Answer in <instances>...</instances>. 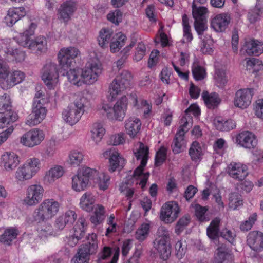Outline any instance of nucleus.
<instances>
[{"label":"nucleus","instance_id":"9b49d317","mask_svg":"<svg viewBox=\"0 0 263 263\" xmlns=\"http://www.w3.org/2000/svg\"><path fill=\"white\" fill-rule=\"evenodd\" d=\"M179 212L178 203L175 201H169L162 206L160 218L165 223H170L176 219Z\"/></svg>","mask_w":263,"mask_h":263},{"label":"nucleus","instance_id":"423d86ee","mask_svg":"<svg viewBox=\"0 0 263 263\" xmlns=\"http://www.w3.org/2000/svg\"><path fill=\"white\" fill-rule=\"evenodd\" d=\"M96 170L85 167L78 172L77 175L72 178V188L77 192L84 191L90 183L97 176Z\"/></svg>","mask_w":263,"mask_h":263},{"label":"nucleus","instance_id":"13d9d810","mask_svg":"<svg viewBox=\"0 0 263 263\" xmlns=\"http://www.w3.org/2000/svg\"><path fill=\"white\" fill-rule=\"evenodd\" d=\"M84 251H81V249H79L78 253L75 256L72 258L71 263H88L89 260L90 254Z\"/></svg>","mask_w":263,"mask_h":263},{"label":"nucleus","instance_id":"79ce46f5","mask_svg":"<svg viewBox=\"0 0 263 263\" xmlns=\"http://www.w3.org/2000/svg\"><path fill=\"white\" fill-rule=\"evenodd\" d=\"M7 57L16 62H21L25 60V52L19 49L8 48L6 52Z\"/></svg>","mask_w":263,"mask_h":263},{"label":"nucleus","instance_id":"72a5a7b5","mask_svg":"<svg viewBox=\"0 0 263 263\" xmlns=\"http://www.w3.org/2000/svg\"><path fill=\"white\" fill-rule=\"evenodd\" d=\"M113 31L109 28H102L99 32L98 42L100 46L106 48L110 43L114 35Z\"/></svg>","mask_w":263,"mask_h":263},{"label":"nucleus","instance_id":"39448f33","mask_svg":"<svg viewBox=\"0 0 263 263\" xmlns=\"http://www.w3.org/2000/svg\"><path fill=\"white\" fill-rule=\"evenodd\" d=\"M25 74L20 70L9 71V67L0 63V86L4 90H7L21 83L25 79Z\"/></svg>","mask_w":263,"mask_h":263},{"label":"nucleus","instance_id":"f704fd0d","mask_svg":"<svg viewBox=\"0 0 263 263\" xmlns=\"http://www.w3.org/2000/svg\"><path fill=\"white\" fill-rule=\"evenodd\" d=\"M202 97L209 109H214L220 102L218 95L216 92L209 94L207 91L203 92Z\"/></svg>","mask_w":263,"mask_h":263},{"label":"nucleus","instance_id":"052dcab7","mask_svg":"<svg viewBox=\"0 0 263 263\" xmlns=\"http://www.w3.org/2000/svg\"><path fill=\"white\" fill-rule=\"evenodd\" d=\"M112 253V249L111 247L104 246L97 255V261L100 262L103 260L108 259Z\"/></svg>","mask_w":263,"mask_h":263},{"label":"nucleus","instance_id":"b1692460","mask_svg":"<svg viewBox=\"0 0 263 263\" xmlns=\"http://www.w3.org/2000/svg\"><path fill=\"white\" fill-rule=\"evenodd\" d=\"M25 15L26 11L24 7L10 8L5 17V21L7 26L11 27Z\"/></svg>","mask_w":263,"mask_h":263},{"label":"nucleus","instance_id":"bb28decb","mask_svg":"<svg viewBox=\"0 0 263 263\" xmlns=\"http://www.w3.org/2000/svg\"><path fill=\"white\" fill-rule=\"evenodd\" d=\"M185 146L186 141L184 139V132L181 129L176 133L171 145V148L174 154H177L182 152Z\"/></svg>","mask_w":263,"mask_h":263},{"label":"nucleus","instance_id":"864d4df0","mask_svg":"<svg viewBox=\"0 0 263 263\" xmlns=\"http://www.w3.org/2000/svg\"><path fill=\"white\" fill-rule=\"evenodd\" d=\"M11 107L10 96L7 93L0 96V110H6V111H12Z\"/></svg>","mask_w":263,"mask_h":263},{"label":"nucleus","instance_id":"4d7b16f0","mask_svg":"<svg viewBox=\"0 0 263 263\" xmlns=\"http://www.w3.org/2000/svg\"><path fill=\"white\" fill-rule=\"evenodd\" d=\"M28 170L24 166V165H21L17 170L15 173L16 178L20 181H23L32 178L31 175L28 172Z\"/></svg>","mask_w":263,"mask_h":263},{"label":"nucleus","instance_id":"412c9836","mask_svg":"<svg viewBox=\"0 0 263 263\" xmlns=\"http://www.w3.org/2000/svg\"><path fill=\"white\" fill-rule=\"evenodd\" d=\"M228 173L230 176L235 180L242 181L248 174L247 167L241 163L232 162L228 166Z\"/></svg>","mask_w":263,"mask_h":263},{"label":"nucleus","instance_id":"c9c22d12","mask_svg":"<svg viewBox=\"0 0 263 263\" xmlns=\"http://www.w3.org/2000/svg\"><path fill=\"white\" fill-rule=\"evenodd\" d=\"M126 36L121 32L114 35L110 43V49L111 52L115 53L124 45Z\"/></svg>","mask_w":263,"mask_h":263},{"label":"nucleus","instance_id":"0eeeda50","mask_svg":"<svg viewBox=\"0 0 263 263\" xmlns=\"http://www.w3.org/2000/svg\"><path fill=\"white\" fill-rule=\"evenodd\" d=\"M127 104V98L125 96H123L118 100L114 107L108 104H103L102 110L106 114L108 119H115L118 121H122L125 117Z\"/></svg>","mask_w":263,"mask_h":263},{"label":"nucleus","instance_id":"09e8293b","mask_svg":"<svg viewBox=\"0 0 263 263\" xmlns=\"http://www.w3.org/2000/svg\"><path fill=\"white\" fill-rule=\"evenodd\" d=\"M229 206L234 210L242 205L241 196L237 192L231 193L229 195Z\"/></svg>","mask_w":263,"mask_h":263},{"label":"nucleus","instance_id":"cd10ccee","mask_svg":"<svg viewBox=\"0 0 263 263\" xmlns=\"http://www.w3.org/2000/svg\"><path fill=\"white\" fill-rule=\"evenodd\" d=\"M18 119L17 114L13 111L0 112V128L12 126L11 125ZM14 129V128H13Z\"/></svg>","mask_w":263,"mask_h":263},{"label":"nucleus","instance_id":"338daca9","mask_svg":"<svg viewBox=\"0 0 263 263\" xmlns=\"http://www.w3.org/2000/svg\"><path fill=\"white\" fill-rule=\"evenodd\" d=\"M206 211L207 209L205 207L202 206L199 204L196 205L195 208V215L199 221L204 222L209 220L205 216Z\"/></svg>","mask_w":263,"mask_h":263},{"label":"nucleus","instance_id":"774afa93","mask_svg":"<svg viewBox=\"0 0 263 263\" xmlns=\"http://www.w3.org/2000/svg\"><path fill=\"white\" fill-rule=\"evenodd\" d=\"M67 226L72 225L77 218V215L73 210H68L64 214L62 215Z\"/></svg>","mask_w":263,"mask_h":263},{"label":"nucleus","instance_id":"69168bd1","mask_svg":"<svg viewBox=\"0 0 263 263\" xmlns=\"http://www.w3.org/2000/svg\"><path fill=\"white\" fill-rule=\"evenodd\" d=\"M166 152L165 149H160L157 153L155 157V165L157 167L161 165L165 161Z\"/></svg>","mask_w":263,"mask_h":263},{"label":"nucleus","instance_id":"37998d69","mask_svg":"<svg viewBox=\"0 0 263 263\" xmlns=\"http://www.w3.org/2000/svg\"><path fill=\"white\" fill-rule=\"evenodd\" d=\"M105 219V209L101 205H98L94 214L90 217L91 222L95 225L101 223Z\"/></svg>","mask_w":263,"mask_h":263},{"label":"nucleus","instance_id":"0e129e2a","mask_svg":"<svg viewBox=\"0 0 263 263\" xmlns=\"http://www.w3.org/2000/svg\"><path fill=\"white\" fill-rule=\"evenodd\" d=\"M25 163H26V166H29L32 171H34V173L36 174L40 169V160L37 158L32 157L29 158Z\"/></svg>","mask_w":263,"mask_h":263},{"label":"nucleus","instance_id":"ea45409f","mask_svg":"<svg viewBox=\"0 0 263 263\" xmlns=\"http://www.w3.org/2000/svg\"><path fill=\"white\" fill-rule=\"evenodd\" d=\"M91 138L96 144H98L103 138L105 130L100 123H95L92 125L91 130Z\"/></svg>","mask_w":263,"mask_h":263},{"label":"nucleus","instance_id":"a878e982","mask_svg":"<svg viewBox=\"0 0 263 263\" xmlns=\"http://www.w3.org/2000/svg\"><path fill=\"white\" fill-rule=\"evenodd\" d=\"M141 122L140 120L135 117H131L125 122L126 132L132 138H134L141 129Z\"/></svg>","mask_w":263,"mask_h":263},{"label":"nucleus","instance_id":"c85d7f7f","mask_svg":"<svg viewBox=\"0 0 263 263\" xmlns=\"http://www.w3.org/2000/svg\"><path fill=\"white\" fill-rule=\"evenodd\" d=\"M189 154L193 161L199 162L204 155V148L199 142L194 141L190 146Z\"/></svg>","mask_w":263,"mask_h":263},{"label":"nucleus","instance_id":"a18cd8bd","mask_svg":"<svg viewBox=\"0 0 263 263\" xmlns=\"http://www.w3.org/2000/svg\"><path fill=\"white\" fill-rule=\"evenodd\" d=\"M122 84L116 81V79L112 81L109 87V93L111 100L115 99L118 95L126 89L125 88H121L122 87Z\"/></svg>","mask_w":263,"mask_h":263},{"label":"nucleus","instance_id":"c756f323","mask_svg":"<svg viewBox=\"0 0 263 263\" xmlns=\"http://www.w3.org/2000/svg\"><path fill=\"white\" fill-rule=\"evenodd\" d=\"M82 115L81 112L78 111L70 106H68L62 112L63 119L71 125H73L77 123Z\"/></svg>","mask_w":263,"mask_h":263},{"label":"nucleus","instance_id":"20e7f679","mask_svg":"<svg viewBox=\"0 0 263 263\" xmlns=\"http://www.w3.org/2000/svg\"><path fill=\"white\" fill-rule=\"evenodd\" d=\"M148 154L149 148L148 146L141 142L139 143V146L137 151L134 152V155L137 160H140L141 161L140 165L134 171L133 177L135 178L139 177L140 179L139 182H137V184H139L143 190L146 185L149 176V173L145 174L143 173V168L147 162Z\"/></svg>","mask_w":263,"mask_h":263},{"label":"nucleus","instance_id":"393cba45","mask_svg":"<svg viewBox=\"0 0 263 263\" xmlns=\"http://www.w3.org/2000/svg\"><path fill=\"white\" fill-rule=\"evenodd\" d=\"M2 162L5 169L7 171H11L17 166L20 163L18 156L13 152H6L1 158Z\"/></svg>","mask_w":263,"mask_h":263},{"label":"nucleus","instance_id":"aec40b11","mask_svg":"<svg viewBox=\"0 0 263 263\" xmlns=\"http://www.w3.org/2000/svg\"><path fill=\"white\" fill-rule=\"evenodd\" d=\"M236 143L246 148H253L257 144L255 136L251 132L244 131L238 134L235 138Z\"/></svg>","mask_w":263,"mask_h":263},{"label":"nucleus","instance_id":"dca6fc26","mask_svg":"<svg viewBox=\"0 0 263 263\" xmlns=\"http://www.w3.org/2000/svg\"><path fill=\"white\" fill-rule=\"evenodd\" d=\"M253 93L254 90L252 88L237 90L234 99L235 106L241 108H246L251 104Z\"/></svg>","mask_w":263,"mask_h":263},{"label":"nucleus","instance_id":"ddd939ff","mask_svg":"<svg viewBox=\"0 0 263 263\" xmlns=\"http://www.w3.org/2000/svg\"><path fill=\"white\" fill-rule=\"evenodd\" d=\"M45 104H32L31 113L28 116L25 123L30 126L40 123L45 118L47 110Z\"/></svg>","mask_w":263,"mask_h":263},{"label":"nucleus","instance_id":"9d476101","mask_svg":"<svg viewBox=\"0 0 263 263\" xmlns=\"http://www.w3.org/2000/svg\"><path fill=\"white\" fill-rule=\"evenodd\" d=\"M101 69L96 63H89L83 68H81L82 85L83 84L91 85L97 80Z\"/></svg>","mask_w":263,"mask_h":263},{"label":"nucleus","instance_id":"7ed1b4c3","mask_svg":"<svg viewBox=\"0 0 263 263\" xmlns=\"http://www.w3.org/2000/svg\"><path fill=\"white\" fill-rule=\"evenodd\" d=\"M59 203L53 199L44 200L32 214L33 221L37 223L46 222L58 212Z\"/></svg>","mask_w":263,"mask_h":263},{"label":"nucleus","instance_id":"7c9ffc66","mask_svg":"<svg viewBox=\"0 0 263 263\" xmlns=\"http://www.w3.org/2000/svg\"><path fill=\"white\" fill-rule=\"evenodd\" d=\"M95 201V196L91 192L88 191L85 192L81 197L80 206L83 210L90 212L93 210Z\"/></svg>","mask_w":263,"mask_h":263},{"label":"nucleus","instance_id":"f257e3e1","mask_svg":"<svg viewBox=\"0 0 263 263\" xmlns=\"http://www.w3.org/2000/svg\"><path fill=\"white\" fill-rule=\"evenodd\" d=\"M79 50L75 47H69L62 48L58 54V60L59 66L64 71H66V74L68 81L72 84L77 86H82L81 78V68L70 69L72 62L80 54Z\"/></svg>","mask_w":263,"mask_h":263},{"label":"nucleus","instance_id":"f03ea898","mask_svg":"<svg viewBox=\"0 0 263 263\" xmlns=\"http://www.w3.org/2000/svg\"><path fill=\"white\" fill-rule=\"evenodd\" d=\"M37 24L31 22L25 30L14 37L15 41L21 46L27 47L32 52L40 54L45 52L47 49V42L46 37L40 36L33 40Z\"/></svg>","mask_w":263,"mask_h":263},{"label":"nucleus","instance_id":"58836bf2","mask_svg":"<svg viewBox=\"0 0 263 263\" xmlns=\"http://www.w3.org/2000/svg\"><path fill=\"white\" fill-rule=\"evenodd\" d=\"M64 174L63 167L60 165L51 168L46 174L45 179L48 182H53L55 179L60 178Z\"/></svg>","mask_w":263,"mask_h":263},{"label":"nucleus","instance_id":"6e6552de","mask_svg":"<svg viewBox=\"0 0 263 263\" xmlns=\"http://www.w3.org/2000/svg\"><path fill=\"white\" fill-rule=\"evenodd\" d=\"M59 69L52 61H47L42 69V79L49 89H54L59 78Z\"/></svg>","mask_w":263,"mask_h":263},{"label":"nucleus","instance_id":"f8f14e48","mask_svg":"<svg viewBox=\"0 0 263 263\" xmlns=\"http://www.w3.org/2000/svg\"><path fill=\"white\" fill-rule=\"evenodd\" d=\"M85 221V219L83 217L79 218L73 227V234L67 238V243L69 246L73 247L84 236L86 227Z\"/></svg>","mask_w":263,"mask_h":263},{"label":"nucleus","instance_id":"4c0bfd02","mask_svg":"<svg viewBox=\"0 0 263 263\" xmlns=\"http://www.w3.org/2000/svg\"><path fill=\"white\" fill-rule=\"evenodd\" d=\"M214 125L217 130L221 131H230L236 126L234 120L232 119L224 120L220 117L214 120Z\"/></svg>","mask_w":263,"mask_h":263},{"label":"nucleus","instance_id":"473e14b6","mask_svg":"<svg viewBox=\"0 0 263 263\" xmlns=\"http://www.w3.org/2000/svg\"><path fill=\"white\" fill-rule=\"evenodd\" d=\"M97 248V236L95 233H91L87 237V242L82 245L80 249H81V251L85 252V254L87 252L90 254H93L96 252Z\"/></svg>","mask_w":263,"mask_h":263},{"label":"nucleus","instance_id":"4be33fe9","mask_svg":"<svg viewBox=\"0 0 263 263\" xmlns=\"http://www.w3.org/2000/svg\"><path fill=\"white\" fill-rule=\"evenodd\" d=\"M77 3L72 1H66L62 4L58 9V14L60 19L68 22L77 9Z\"/></svg>","mask_w":263,"mask_h":263},{"label":"nucleus","instance_id":"5701e85b","mask_svg":"<svg viewBox=\"0 0 263 263\" xmlns=\"http://www.w3.org/2000/svg\"><path fill=\"white\" fill-rule=\"evenodd\" d=\"M248 55L258 56L263 53V43L254 39L246 41L243 47Z\"/></svg>","mask_w":263,"mask_h":263},{"label":"nucleus","instance_id":"5fc2aeb1","mask_svg":"<svg viewBox=\"0 0 263 263\" xmlns=\"http://www.w3.org/2000/svg\"><path fill=\"white\" fill-rule=\"evenodd\" d=\"M257 220V214L256 213H253L251 215L248 219L244 221H243L240 226V229L241 231L243 232H247L250 230L253 225L255 223V222Z\"/></svg>","mask_w":263,"mask_h":263},{"label":"nucleus","instance_id":"f3484780","mask_svg":"<svg viewBox=\"0 0 263 263\" xmlns=\"http://www.w3.org/2000/svg\"><path fill=\"white\" fill-rule=\"evenodd\" d=\"M231 16L226 13L216 15L211 21V27L216 32H223L228 27Z\"/></svg>","mask_w":263,"mask_h":263},{"label":"nucleus","instance_id":"bf43d9fd","mask_svg":"<svg viewBox=\"0 0 263 263\" xmlns=\"http://www.w3.org/2000/svg\"><path fill=\"white\" fill-rule=\"evenodd\" d=\"M194 25L199 38L202 39L204 32L208 29L205 20H195Z\"/></svg>","mask_w":263,"mask_h":263},{"label":"nucleus","instance_id":"680f3d73","mask_svg":"<svg viewBox=\"0 0 263 263\" xmlns=\"http://www.w3.org/2000/svg\"><path fill=\"white\" fill-rule=\"evenodd\" d=\"M190 218L189 217H182L180 218L175 226V232L177 234H180L189 225Z\"/></svg>","mask_w":263,"mask_h":263},{"label":"nucleus","instance_id":"49530a36","mask_svg":"<svg viewBox=\"0 0 263 263\" xmlns=\"http://www.w3.org/2000/svg\"><path fill=\"white\" fill-rule=\"evenodd\" d=\"M115 79L116 81L122 84V88H125L127 89L130 87L132 74L129 71L127 70L123 71L117 76Z\"/></svg>","mask_w":263,"mask_h":263},{"label":"nucleus","instance_id":"a19ab883","mask_svg":"<svg viewBox=\"0 0 263 263\" xmlns=\"http://www.w3.org/2000/svg\"><path fill=\"white\" fill-rule=\"evenodd\" d=\"M150 225L148 223H142L136 230L135 238L140 242L145 240L149 234Z\"/></svg>","mask_w":263,"mask_h":263},{"label":"nucleus","instance_id":"6ab92c4d","mask_svg":"<svg viewBox=\"0 0 263 263\" xmlns=\"http://www.w3.org/2000/svg\"><path fill=\"white\" fill-rule=\"evenodd\" d=\"M247 244L256 252L263 249V233L258 231H251L247 237Z\"/></svg>","mask_w":263,"mask_h":263},{"label":"nucleus","instance_id":"8fccbe9b","mask_svg":"<svg viewBox=\"0 0 263 263\" xmlns=\"http://www.w3.org/2000/svg\"><path fill=\"white\" fill-rule=\"evenodd\" d=\"M107 18L112 23L118 25L122 21L123 13L120 10L116 9L107 15Z\"/></svg>","mask_w":263,"mask_h":263},{"label":"nucleus","instance_id":"2f4dec72","mask_svg":"<svg viewBox=\"0 0 263 263\" xmlns=\"http://www.w3.org/2000/svg\"><path fill=\"white\" fill-rule=\"evenodd\" d=\"M170 241L167 240H155L154 242V247L160 254L161 259L167 260L171 255V247Z\"/></svg>","mask_w":263,"mask_h":263},{"label":"nucleus","instance_id":"1a4fd4ad","mask_svg":"<svg viewBox=\"0 0 263 263\" xmlns=\"http://www.w3.org/2000/svg\"><path fill=\"white\" fill-rule=\"evenodd\" d=\"M105 159H109V168L110 172L112 173L116 170H122L125 164V160L123 158L115 148H111L105 151L103 153Z\"/></svg>","mask_w":263,"mask_h":263},{"label":"nucleus","instance_id":"3c124183","mask_svg":"<svg viewBox=\"0 0 263 263\" xmlns=\"http://www.w3.org/2000/svg\"><path fill=\"white\" fill-rule=\"evenodd\" d=\"M84 155L81 152L78 151H73L69 155L70 163L74 166H79L82 162Z\"/></svg>","mask_w":263,"mask_h":263},{"label":"nucleus","instance_id":"2eb2a0df","mask_svg":"<svg viewBox=\"0 0 263 263\" xmlns=\"http://www.w3.org/2000/svg\"><path fill=\"white\" fill-rule=\"evenodd\" d=\"M44 138V134L42 130L33 129L23 135L21 142L26 146L32 147L39 145Z\"/></svg>","mask_w":263,"mask_h":263},{"label":"nucleus","instance_id":"e433bc0d","mask_svg":"<svg viewBox=\"0 0 263 263\" xmlns=\"http://www.w3.org/2000/svg\"><path fill=\"white\" fill-rule=\"evenodd\" d=\"M18 234L16 228L11 227L6 229L4 233L0 236V242L7 245H10Z\"/></svg>","mask_w":263,"mask_h":263},{"label":"nucleus","instance_id":"6e6d98bb","mask_svg":"<svg viewBox=\"0 0 263 263\" xmlns=\"http://www.w3.org/2000/svg\"><path fill=\"white\" fill-rule=\"evenodd\" d=\"M192 71L193 77L196 81L202 80L206 76L205 69L203 67L198 65L193 66Z\"/></svg>","mask_w":263,"mask_h":263},{"label":"nucleus","instance_id":"4468645a","mask_svg":"<svg viewBox=\"0 0 263 263\" xmlns=\"http://www.w3.org/2000/svg\"><path fill=\"white\" fill-rule=\"evenodd\" d=\"M43 192L44 189L40 185L29 186L27 189L26 196L24 200V203L29 206L37 204L42 200Z\"/></svg>","mask_w":263,"mask_h":263},{"label":"nucleus","instance_id":"603ef678","mask_svg":"<svg viewBox=\"0 0 263 263\" xmlns=\"http://www.w3.org/2000/svg\"><path fill=\"white\" fill-rule=\"evenodd\" d=\"M262 13L261 8L255 7L250 10L247 14V18L251 24H254L259 21L261 14Z\"/></svg>","mask_w":263,"mask_h":263},{"label":"nucleus","instance_id":"e2e57ef3","mask_svg":"<svg viewBox=\"0 0 263 263\" xmlns=\"http://www.w3.org/2000/svg\"><path fill=\"white\" fill-rule=\"evenodd\" d=\"M146 47L142 42L138 43L133 59L138 62L141 60L145 54Z\"/></svg>","mask_w":263,"mask_h":263},{"label":"nucleus","instance_id":"de8ad7c7","mask_svg":"<svg viewBox=\"0 0 263 263\" xmlns=\"http://www.w3.org/2000/svg\"><path fill=\"white\" fill-rule=\"evenodd\" d=\"M93 180L97 183L100 190L105 191L108 188L109 184L110 177L104 173H101L99 175L98 174Z\"/></svg>","mask_w":263,"mask_h":263},{"label":"nucleus","instance_id":"c03bdc74","mask_svg":"<svg viewBox=\"0 0 263 263\" xmlns=\"http://www.w3.org/2000/svg\"><path fill=\"white\" fill-rule=\"evenodd\" d=\"M196 2L192 3V14L195 20H205V15L208 12V9L205 7H197Z\"/></svg>","mask_w":263,"mask_h":263},{"label":"nucleus","instance_id":"a211bd4d","mask_svg":"<svg viewBox=\"0 0 263 263\" xmlns=\"http://www.w3.org/2000/svg\"><path fill=\"white\" fill-rule=\"evenodd\" d=\"M234 255L232 250L222 245L217 249L213 263H234Z\"/></svg>","mask_w":263,"mask_h":263}]
</instances>
